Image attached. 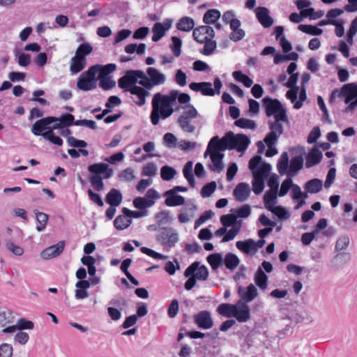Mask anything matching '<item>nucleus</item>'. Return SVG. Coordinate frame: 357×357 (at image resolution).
Instances as JSON below:
<instances>
[{"mask_svg":"<svg viewBox=\"0 0 357 357\" xmlns=\"http://www.w3.org/2000/svg\"><path fill=\"white\" fill-rule=\"evenodd\" d=\"M262 102L265 107L266 115L268 117L273 116L274 119V120L268 121L270 132L264 139V143L268 146L265 155L266 157H273L278 153L275 145L284 131L282 123L288 124L289 121L287 109L278 99H273L269 96H266L263 98Z\"/></svg>","mask_w":357,"mask_h":357,"instance_id":"obj_1","label":"nucleus"},{"mask_svg":"<svg viewBox=\"0 0 357 357\" xmlns=\"http://www.w3.org/2000/svg\"><path fill=\"white\" fill-rule=\"evenodd\" d=\"M176 99L180 104H186L190 102V96L185 93H179L178 91L172 90L169 95L157 93L153 96L151 101L152 110L150 120L153 126H157L160 119H166L174 113L173 106Z\"/></svg>","mask_w":357,"mask_h":357,"instance_id":"obj_2","label":"nucleus"},{"mask_svg":"<svg viewBox=\"0 0 357 357\" xmlns=\"http://www.w3.org/2000/svg\"><path fill=\"white\" fill-rule=\"evenodd\" d=\"M90 173L93 174L89 177V180L93 188L98 192L105 188L103 179L109 178L113 176V169L105 163H95L88 167Z\"/></svg>","mask_w":357,"mask_h":357,"instance_id":"obj_3","label":"nucleus"},{"mask_svg":"<svg viewBox=\"0 0 357 357\" xmlns=\"http://www.w3.org/2000/svg\"><path fill=\"white\" fill-rule=\"evenodd\" d=\"M100 69V66H92L82 73L77 82V88L84 91L96 89L97 86L96 75Z\"/></svg>","mask_w":357,"mask_h":357,"instance_id":"obj_4","label":"nucleus"},{"mask_svg":"<svg viewBox=\"0 0 357 357\" xmlns=\"http://www.w3.org/2000/svg\"><path fill=\"white\" fill-rule=\"evenodd\" d=\"M166 82V76L160 73L158 69L149 67L146 69V75L142 80L139 81V84L145 89H151L155 86L162 85Z\"/></svg>","mask_w":357,"mask_h":357,"instance_id":"obj_5","label":"nucleus"},{"mask_svg":"<svg viewBox=\"0 0 357 357\" xmlns=\"http://www.w3.org/2000/svg\"><path fill=\"white\" fill-rule=\"evenodd\" d=\"M144 73L139 70H129L125 72L123 76L118 80L119 87L125 91H128L130 88L136 86L139 83L138 79L142 80Z\"/></svg>","mask_w":357,"mask_h":357,"instance_id":"obj_6","label":"nucleus"},{"mask_svg":"<svg viewBox=\"0 0 357 357\" xmlns=\"http://www.w3.org/2000/svg\"><path fill=\"white\" fill-rule=\"evenodd\" d=\"M156 239L162 245L174 247L178 241V236L172 228L163 227L159 229Z\"/></svg>","mask_w":357,"mask_h":357,"instance_id":"obj_7","label":"nucleus"},{"mask_svg":"<svg viewBox=\"0 0 357 357\" xmlns=\"http://www.w3.org/2000/svg\"><path fill=\"white\" fill-rule=\"evenodd\" d=\"M185 277L192 275L197 280L205 281L208 278V271L204 265H200V263L195 261L189 266L184 271Z\"/></svg>","mask_w":357,"mask_h":357,"instance_id":"obj_8","label":"nucleus"},{"mask_svg":"<svg viewBox=\"0 0 357 357\" xmlns=\"http://www.w3.org/2000/svg\"><path fill=\"white\" fill-rule=\"evenodd\" d=\"M55 116H47L36 121L31 128V132L36 136H42L49 130V126L56 121Z\"/></svg>","mask_w":357,"mask_h":357,"instance_id":"obj_9","label":"nucleus"},{"mask_svg":"<svg viewBox=\"0 0 357 357\" xmlns=\"http://www.w3.org/2000/svg\"><path fill=\"white\" fill-rule=\"evenodd\" d=\"M238 294L240 297L238 301L247 304L258 296V291L255 286L250 284L246 288L239 286L238 288Z\"/></svg>","mask_w":357,"mask_h":357,"instance_id":"obj_10","label":"nucleus"},{"mask_svg":"<svg viewBox=\"0 0 357 357\" xmlns=\"http://www.w3.org/2000/svg\"><path fill=\"white\" fill-rule=\"evenodd\" d=\"M249 169L252 171V175L254 172H259L261 174H268L271 170V166L268 163L263 162L262 158L260 155H255L249 161Z\"/></svg>","mask_w":357,"mask_h":357,"instance_id":"obj_11","label":"nucleus"},{"mask_svg":"<svg viewBox=\"0 0 357 357\" xmlns=\"http://www.w3.org/2000/svg\"><path fill=\"white\" fill-rule=\"evenodd\" d=\"M194 322L202 329H210L213 326V321L211 313L207 310H202L193 316Z\"/></svg>","mask_w":357,"mask_h":357,"instance_id":"obj_12","label":"nucleus"},{"mask_svg":"<svg viewBox=\"0 0 357 357\" xmlns=\"http://www.w3.org/2000/svg\"><path fill=\"white\" fill-rule=\"evenodd\" d=\"M250 140L249 137L244 134L234 135L232 132L231 150L236 149L238 152L243 153L248 149Z\"/></svg>","mask_w":357,"mask_h":357,"instance_id":"obj_13","label":"nucleus"},{"mask_svg":"<svg viewBox=\"0 0 357 357\" xmlns=\"http://www.w3.org/2000/svg\"><path fill=\"white\" fill-rule=\"evenodd\" d=\"M172 21L169 19H166L163 24L160 22H156L152 28L153 36L152 40L153 42L159 41L165 35L167 31H168L172 26Z\"/></svg>","mask_w":357,"mask_h":357,"instance_id":"obj_14","label":"nucleus"},{"mask_svg":"<svg viewBox=\"0 0 357 357\" xmlns=\"http://www.w3.org/2000/svg\"><path fill=\"white\" fill-rule=\"evenodd\" d=\"M234 317L240 323L249 321L251 318L250 307L247 304L238 301L236 305Z\"/></svg>","mask_w":357,"mask_h":357,"instance_id":"obj_15","label":"nucleus"},{"mask_svg":"<svg viewBox=\"0 0 357 357\" xmlns=\"http://www.w3.org/2000/svg\"><path fill=\"white\" fill-rule=\"evenodd\" d=\"M250 195V185L246 183H238L233 191V195L239 202L246 201Z\"/></svg>","mask_w":357,"mask_h":357,"instance_id":"obj_16","label":"nucleus"},{"mask_svg":"<svg viewBox=\"0 0 357 357\" xmlns=\"http://www.w3.org/2000/svg\"><path fill=\"white\" fill-rule=\"evenodd\" d=\"M64 241H59L57 244L50 246L41 252V257L47 260L58 257L63 251Z\"/></svg>","mask_w":357,"mask_h":357,"instance_id":"obj_17","label":"nucleus"},{"mask_svg":"<svg viewBox=\"0 0 357 357\" xmlns=\"http://www.w3.org/2000/svg\"><path fill=\"white\" fill-rule=\"evenodd\" d=\"M255 13L258 21L264 28H268L273 25L274 21L270 16L268 8L258 7L255 10Z\"/></svg>","mask_w":357,"mask_h":357,"instance_id":"obj_18","label":"nucleus"},{"mask_svg":"<svg viewBox=\"0 0 357 357\" xmlns=\"http://www.w3.org/2000/svg\"><path fill=\"white\" fill-rule=\"evenodd\" d=\"M189 87L194 91H200L204 96H213L215 95V91L212 88V84L211 82H192L189 84Z\"/></svg>","mask_w":357,"mask_h":357,"instance_id":"obj_19","label":"nucleus"},{"mask_svg":"<svg viewBox=\"0 0 357 357\" xmlns=\"http://www.w3.org/2000/svg\"><path fill=\"white\" fill-rule=\"evenodd\" d=\"M144 86H136L128 91L132 95L137 97V100H133L138 106H142L146 103V98L150 95L149 92Z\"/></svg>","mask_w":357,"mask_h":357,"instance_id":"obj_20","label":"nucleus"},{"mask_svg":"<svg viewBox=\"0 0 357 357\" xmlns=\"http://www.w3.org/2000/svg\"><path fill=\"white\" fill-rule=\"evenodd\" d=\"M86 58L75 55L70 60V70L72 74H77L81 72L86 66Z\"/></svg>","mask_w":357,"mask_h":357,"instance_id":"obj_21","label":"nucleus"},{"mask_svg":"<svg viewBox=\"0 0 357 357\" xmlns=\"http://www.w3.org/2000/svg\"><path fill=\"white\" fill-rule=\"evenodd\" d=\"M224 154L221 152L216 151L213 153L211 155V160L212 165L209 166V168L213 172H220L223 169L224 165L222 163V159Z\"/></svg>","mask_w":357,"mask_h":357,"instance_id":"obj_22","label":"nucleus"},{"mask_svg":"<svg viewBox=\"0 0 357 357\" xmlns=\"http://www.w3.org/2000/svg\"><path fill=\"white\" fill-rule=\"evenodd\" d=\"M322 159V153L317 148H313L307 154L305 166L310 168L319 164Z\"/></svg>","mask_w":357,"mask_h":357,"instance_id":"obj_23","label":"nucleus"},{"mask_svg":"<svg viewBox=\"0 0 357 357\" xmlns=\"http://www.w3.org/2000/svg\"><path fill=\"white\" fill-rule=\"evenodd\" d=\"M122 199L121 192L116 188L111 189L105 197L106 202L112 206H119L122 202Z\"/></svg>","mask_w":357,"mask_h":357,"instance_id":"obj_24","label":"nucleus"},{"mask_svg":"<svg viewBox=\"0 0 357 357\" xmlns=\"http://www.w3.org/2000/svg\"><path fill=\"white\" fill-rule=\"evenodd\" d=\"M303 166V158L301 155H296L293 157L291 159L289 170H288V176L289 177L294 176L298 171H300Z\"/></svg>","mask_w":357,"mask_h":357,"instance_id":"obj_25","label":"nucleus"},{"mask_svg":"<svg viewBox=\"0 0 357 357\" xmlns=\"http://www.w3.org/2000/svg\"><path fill=\"white\" fill-rule=\"evenodd\" d=\"M236 248L243 252L248 255L256 252L255 241L249 238L245 241H238L236 243Z\"/></svg>","mask_w":357,"mask_h":357,"instance_id":"obj_26","label":"nucleus"},{"mask_svg":"<svg viewBox=\"0 0 357 357\" xmlns=\"http://www.w3.org/2000/svg\"><path fill=\"white\" fill-rule=\"evenodd\" d=\"M268 174H261L258 172H254L252 181V190L256 195H259L264 188V178Z\"/></svg>","mask_w":357,"mask_h":357,"instance_id":"obj_27","label":"nucleus"},{"mask_svg":"<svg viewBox=\"0 0 357 357\" xmlns=\"http://www.w3.org/2000/svg\"><path fill=\"white\" fill-rule=\"evenodd\" d=\"M345 94L344 102L349 104L351 100H357V84L349 83L343 86Z\"/></svg>","mask_w":357,"mask_h":357,"instance_id":"obj_28","label":"nucleus"},{"mask_svg":"<svg viewBox=\"0 0 357 357\" xmlns=\"http://www.w3.org/2000/svg\"><path fill=\"white\" fill-rule=\"evenodd\" d=\"M232 142V132H228L221 139L219 138L218 142L215 144V147L216 151L220 152L224 151L227 149L231 150V146Z\"/></svg>","mask_w":357,"mask_h":357,"instance_id":"obj_29","label":"nucleus"},{"mask_svg":"<svg viewBox=\"0 0 357 357\" xmlns=\"http://www.w3.org/2000/svg\"><path fill=\"white\" fill-rule=\"evenodd\" d=\"M195 21L190 17L185 16L181 17L176 23V29L179 31L189 32L194 30Z\"/></svg>","mask_w":357,"mask_h":357,"instance_id":"obj_30","label":"nucleus"},{"mask_svg":"<svg viewBox=\"0 0 357 357\" xmlns=\"http://www.w3.org/2000/svg\"><path fill=\"white\" fill-rule=\"evenodd\" d=\"M323 188V183L319 178H313L305 183L304 189L306 192L315 194L320 192Z\"/></svg>","mask_w":357,"mask_h":357,"instance_id":"obj_31","label":"nucleus"},{"mask_svg":"<svg viewBox=\"0 0 357 357\" xmlns=\"http://www.w3.org/2000/svg\"><path fill=\"white\" fill-rule=\"evenodd\" d=\"M289 167V155L287 152H283L278 161V172L280 175L287 174H288Z\"/></svg>","mask_w":357,"mask_h":357,"instance_id":"obj_32","label":"nucleus"},{"mask_svg":"<svg viewBox=\"0 0 357 357\" xmlns=\"http://www.w3.org/2000/svg\"><path fill=\"white\" fill-rule=\"evenodd\" d=\"M255 282L260 289L264 290L267 288L268 277L261 267H259L255 274Z\"/></svg>","mask_w":357,"mask_h":357,"instance_id":"obj_33","label":"nucleus"},{"mask_svg":"<svg viewBox=\"0 0 357 357\" xmlns=\"http://www.w3.org/2000/svg\"><path fill=\"white\" fill-rule=\"evenodd\" d=\"M164 197H166L165 203L167 206H181L185 203V198L176 194L167 195L166 192L164 193Z\"/></svg>","mask_w":357,"mask_h":357,"instance_id":"obj_34","label":"nucleus"},{"mask_svg":"<svg viewBox=\"0 0 357 357\" xmlns=\"http://www.w3.org/2000/svg\"><path fill=\"white\" fill-rule=\"evenodd\" d=\"M240 260L238 257L233 253H227L223 259V264L229 270H234L239 264Z\"/></svg>","mask_w":357,"mask_h":357,"instance_id":"obj_35","label":"nucleus"},{"mask_svg":"<svg viewBox=\"0 0 357 357\" xmlns=\"http://www.w3.org/2000/svg\"><path fill=\"white\" fill-rule=\"evenodd\" d=\"M234 310H236V305L229 303L220 304L217 308V312L225 317H234Z\"/></svg>","mask_w":357,"mask_h":357,"instance_id":"obj_36","label":"nucleus"},{"mask_svg":"<svg viewBox=\"0 0 357 357\" xmlns=\"http://www.w3.org/2000/svg\"><path fill=\"white\" fill-rule=\"evenodd\" d=\"M132 222L131 219L128 216L123 215H118L114 221V225L118 230H123L128 228Z\"/></svg>","mask_w":357,"mask_h":357,"instance_id":"obj_37","label":"nucleus"},{"mask_svg":"<svg viewBox=\"0 0 357 357\" xmlns=\"http://www.w3.org/2000/svg\"><path fill=\"white\" fill-rule=\"evenodd\" d=\"M220 12L216 9H211L206 12L203 17V22L206 24H212L220 17Z\"/></svg>","mask_w":357,"mask_h":357,"instance_id":"obj_38","label":"nucleus"},{"mask_svg":"<svg viewBox=\"0 0 357 357\" xmlns=\"http://www.w3.org/2000/svg\"><path fill=\"white\" fill-rule=\"evenodd\" d=\"M192 165L193 163L192 161H188L186 162L183 167V173L184 177L188 181L190 185L192 188H194L195 185V181L192 173Z\"/></svg>","mask_w":357,"mask_h":357,"instance_id":"obj_39","label":"nucleus"},{"mask_svg":"<svg viewBox=\"0 0 357 357\" xmlns=\"http://www.w3.org/2000/svg\"><path fill=\"white\" fill-rule=\"evenodd\" d=\"M207 261L213 270H216L223 265V259L220 253H214L207 257Z\"/></svg>","mask_w":357,"mask_h":357,"instance_id":"obj_40","label":"nucleus"},{"mask_svg":"<svg viewBox=\"0 0 357 357\" xmlns=\"http://www.w3.org/2000/svg\"><path fill=\"white\" fill-rule=\"evenodd\" d=\"M133 206L142 211H144L148 208L154 205L155 201H146L142 197H137L133 199Z\"/></svg>","mask_w":357,"mask_h":357,"instance_id":"obj_41","label":"nucleus"},{"mask_svg":"<svg viewBox=\"0 0 357 357\" xmlns=\"http://www.w3.org/2000/svg\"><path fill=\"white\" fill-rule=\"evenodd\" d=\"M100 82L99 86L103 90H109L116 86V82L111 76H100L99 75Z\"/></svg>","mask_w":357,"mask_h":357,"instance_id":"obj_42","label":"nucleus"},{"mask_svg":"<svg viewBox=\"0 0 357 357\" xmlns=\"http://www.w3.org/2000/svg\"><path fill=\"white\" fill-rule=\"evenodd\" d=\"M34 213L36 216V220L39 223V225L36 227V230L38 231H42L46 227L48 220V215L43 212H39L37 211H35Z\"/></svg>","mask_w":357,"mask_h":357,"instance_id":"obj_43","label":"nucleus"},{"mask_svg":"<svg viewBox=\"0 0 357 357\" xmlns=\"http://www.w3.org/2000/svg\"><path fill=\"white\" fill-rule=\"evenodd\" d=\"M206 33L205 26H200L193 30L192 36L197 42L204 43L208 38V36H206Z\"/></svg>","mask_w":357,"mask_h":357,"instance_id":"obj_44","label":"nucleus"},{"mask_svg":"<svg viewBox=\"0 0 357 357\" xmlns=\"http://www.w3.org/2000/svg\"><path fill=\"white\" fill-rule=\"evenodd\" d=\"M176 174V169L168 165L163 166L160 169V176L164 181L172 180Z\"/></svg>","mask_w":357,"mask_h":357,"instance_id":"obj_45","label":"nucleus"},{"mask_svg":"<svg viewBox=\"0 0 357 357\" xmlns=\"http://www.w3.org/2000/svg\"><path fill=\"white\" fill-rule=\"evenodd\" d=\"M298 29L303 33L312 36H319L323 33V30L310 24H301Z\"/></svg>","mask_w":357,"mask_h":357,"instance_id":"obj_46","label":"nucleus"},{"mask_svg":"<svg viewBox=\"0 0 357 357\" xmlns=\"http://www.w3.org/2000/svg\"><path fill=\"white\" fill-rule=\"evenodd\" d=\"M204 46L203 49L200 50V52L206 56L212 54L217 47L216 42L208 38L204 42Z\"/></svg>","mask_w":357,"mask_h":357,"instance_id":"obj_47","label":"nucleus"},{"mask_svg":"<svg viewBox=\"0 0 357 357\" xmlns=\"http://www.w3.org/2000/svg\"><path fill=\"white\" fill-rule=\"evenodd\" d=\"M93 51V47L89 43H84L78 46L76 50L75 55L86 58V56L90 54Z\"/></svg>","mask_w":357,"mask_h":357,"instance_id":"obj_48","label":"nucleus"},{"mask_svg":"<svg viewBox=\"0 0 357 357\" xmlns=\"http://www.w3.org/2000/svg\"><path fill=\"white\" fill-rule=\"evenodd\" d=\"M278 191L268 190L264 196L265 207L268 210L273 206L274 201L277 197Z\"/></svg>","mask_w":357,"mask_h":357,"instance_id":"obj_49","label":"nucleus"},{"mask_svg":"<svg viewBox=\"0 0 357 357\" xmlns=\"http://www.w3.org/2000/svg\"><path fill=\"white\" fill-rule=\"evenodd\" d=\"M241 227V223L239 222V225H234L231 229L226 233L223 236L221 242L225 243L233 240L235 236L239 233Z\"/></svg>","mask_w":357,"mask_h":357,"instance_id":"obj_50","label":"nucleus"},{"mask_svg":"<svg viewBox=\"0 0 357 357\" xmlns=\"http://www.w3.org/2000/svg\"><path fill=\"white\" fill-rule=\"evenodd\" d=\"M234 124L241 128H248L251 130H255L257 127V124L253 120L245 118H241L236 120Z\"/></svg>","mask_w":357,"mask_h":357,"instance_id":"obj_51","label":"nucleus"},{"mask_svg":"<svg viewBox=\"0 0 357 357\" xmlns=\"http://www.w3.org/2000/svg\"><path fill=\"white\" fill-rule=\"evenodd\" d=\"M178 123L184 132L191 133L195 130V126L190 123V119H186L185 117L179 116Z\"/></svg>","mask_w":357,"mask_h":357,"instance_id":"obj_52","label":"nucleus"},{"mask_svg":"<svg viewBox=\"0 0 357 357\" xmlns=\"http://www.w3.org/2000/svg\"><path fill=\"white\" fill-rule=\"evenodd\" d=\"M43 138L45 140H48L51 143L58 146H61L63 144L62 139L58 136H56L54 131H52V129H49L48 130L45 132L43 135Z\"/></svg>","mask_w":357,"mask_h":357,"instance_id":"obj_53","label":"nucleus"},{"mask_svg":"<svg viewBox=\"0 0 357 357\" xmlns=\"http://www.w3.org/2000/svg\"><path fill=\"white\" fill-rule=\"evenodd\" d=\"M172 43L170 45V49L172 51L174 55L176 57L179 56L181 53V45L182 41L177 36L172 37Z\"/></svg>","mask_w":357,"mask_h":357,"instance_id":"obj_54","label":"nucleus"},{"mask_svg":"<svg viewBox=\"0 0 357 357\" xmlns=\"http://www.w3.org/2000/svg\"><path fill=\"white\" fill-rule=\"evenodd\" d=\"M122 213L128 216V218H139L142 217L146 216L148 215V211L146 210L144 211H131L127 208H122Z\"/></svg>","mask_w":357,"mask_h":357,"instance_id":"obj_55","label":"nucleus"},{"mask_svg":"<svg viewBox=\"0 0 357 357\" xmlns=\"http://www.w3.org/2000/svg\"><path fill=\"white\" fill-rule=\"evenodd\" d=\"M237 217L234 214L223 215L220 217V222L225 227L239 225L236 222Z\"/></svg>","mask_w":357,"mask_h":357,"instance_id":"obj_56","label":"nucleus"},{"mask_svg":"<svg viewBox=\"0 0 357 357\" xmlns=\"http://www.w3.org/2000/svg\"><path fill=\"white\" fill-rule=\"evenodd\" d=\"M264 336L261 334L258 331H250L245 337V342H247L248 347H252L256 344L255 340H261V337Z\"/></svg>","mask_w":357,"mask_h":357,"instance_id":"obj_57","label":"nucleus"},{"mask_svg":"<svg viewBox=\"0 0 357 357\" xmlns=\"http://www.w3.org/2000/svg\"><path fill=\"white\" fill-rule=\"evenodd\" d=\"M293 184H294V183L292 181L291 178L288 176L282 183L280 189L278 193V196L284 197V195H286L287 194L288 191L290 190V188H292Z\"/></svg>","mask_w":357,"mask_h":357,"instance_id":"obj_58","label":"nucleus"},{"mask_svg":"<svg viewBox=\"0 0 357 357\" xmlns=\"http://www.w3.org/2000/svg\"><path fill=\"white\" fill-rule=\"evenodd\" d=\"M301 15L303 17L309 16L310 20H316L321 17L324 15V12L323 10L315 12L314 8H310L303 10L301 11Z\"/></svg>","mask_w":357,"mask_h":357,"instance_id":"obj_59","label":"nucleus"},{"mask_svg":"<svg viewBox=\"0 0 357 357\" xmlns=\"http://www.w3.org/2000/svg\"><path fill=\"white\" fill-rule=\"evenodd\" d=\"M56 119V121H61V123L64 126V128H68L72 125H74L75 117L71 114H64L61 115L60 117H55Z\"/></svg>","mask_w":357,"mask_h":357,"instance_id":"obj_60","label":"nucleus"},{"mask_svg":"<svg viewBox=\"0 0 357 357\" xmlns=\"http://www.w3.org/2000/svg\"><path fill=\"white\" fill-rule=\"evenodd\" d=\"M350 241L347 235H343L338 238L335 243L336 251L345 250L349 245Z\"/></svg>","mask_w":357,"mask_h":357,"instance_id":"obj_61","label":"nucleus"},{"mask_svg":"<svg viewBox=\"0 0 357 357\" xmlns=\"http://www.w3.org/2000/svg\"><path fill=\"white\" fill-rule=\"evenodd\" d=\"M183 108L185 111L181 116L185 117L186 119H192L198 116V112L193 105L188 104Z\"/></svg>","mask_w":357,"mask_h":357,"instance_id":"obj_62","label":"nucleus"},{"mask_svg":"<svg viewBox=\"0 0 357 357\" xmlns=\"http://www.w3.org/2000/svg\"><path fill=\"white\" fill-rule=\"evenodd\" d=\"M216 189V183L211 181L209 183L206 184L202 188L201 195L202 197L206 198L210 197Z\"/></svg>","mask_w":357,"mask_h":357,"instance_id":"obj_63","label":"nucleus"},{"mask_svg":"<svg viewBox=\"0 0 357 357\" xmlns=\"http://www.w3.org/2000/svg\"><path fill=\"white\" fill-rule=\"evenodd\" d=\"M280 219H287L289 217L288 211L282 206H273L268 209Z\"/></svg>","mask_w":357,"mask_h":357,"instance_id":"obj_64","label":"nucleus"}]
</instances>
